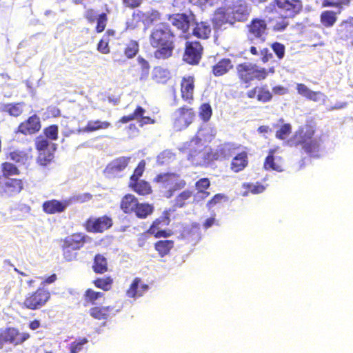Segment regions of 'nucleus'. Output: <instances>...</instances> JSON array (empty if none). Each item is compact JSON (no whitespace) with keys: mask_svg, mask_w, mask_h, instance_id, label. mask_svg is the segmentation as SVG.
<instances>
[{"mask_svg":"<svg viewBox=\"0 0 353 353\" xmlns=\"http://www.w3.org/2000/svg\"><path fill=\"white\" fill-rule=\"evenodd\" d=\"M149 43L157 59L165 60L172 56L175 48V34L170 26L166 22L159 23L154 26L149 35Z\"/></svg>","mask_w":353,"mask_h":353,"instance_id":"obj_1","label":"nucleus"},{"mask_svg":"<svg viewBox=\"0 0 353 353\" xmlns=\"http://www.w3.org/2000/svg\"><path fill=\"white\" fill-rule=\"evenodd\" d=\"M316 130L311 125L299 128L293 136L291 141L294 146L301 145L302 148L312 157H319L320 143L317 139H312Z\"/></svg>","mask_w":353,"mask_h":353,"instance_id":"obj_2","label":"nucleus"},{"mask_svg":"<svg viewBox=\"0 0 353 353\" xmlns=\"http://www.w3.org/2000/svg\"><path fill=\"white\" fill-rule=\"evenodd\" d=\"M236 70L239 82L245 88L249 87L254 81H262L268 77L266 68L250 62L239 63Z\"/></svg>","mask_w":353,"mask_h":353,"instance_id":"obj_3","label":"nucleus"},{"mask_svg":"<svg viewBox=\"0 0 353 353\" xmlns=\"http://www.w3.org/2000/svg\"><path fill=\"white\" fill-rule=\"evenodd\" d=\"M153 181L160 184V187L164 190L163 195L166 198L172 197L174 194L186 185L183 179H179V175L174 172H165L158 174Z\"/></svg>","mask_w":353,"mask_h":353,"instance_id":"obj_4","label":"nucleus"},{"mask_svg":"<svg viewBox=\"0 0 353 353\" xmlns=\"http://www.w3.org/2000/svg\"><path fill=\"white\" fill-rule=\"evenodd\" d=\"M352 0H323V8H335L336 11L326 10L320 14V22L325 28L334 26L338 20V14H340L345 7L350 5Z\"/></svg>","mask_w":353,"mask_h":353,"instance_id":"obj_5","label":"nucleus"},{"mask_svg":"<svg viewBox=\"0 0 353 353\" xmlns=\"http://www.w3.org/2000/svg\"><path fill=\"white\" fill-rule=\"evenodd\" d=\"M196 113L194 108L183 105L174 112L172 127L175 131L179 132L188 128L195 120Z\"/></svg>","mask_w":353,"mask_h":353,"instance_id":"obj_6","label":"nucleus"},{"mask_svg":"<svg viewBox=\"0 0 353 353\" xmlns=\"http://www.w3.org/2000/svg\"><path fill=\"white\" fill-rule=\"evenodd\" d=\"M248 40L253 43L254 41L264 43L268 34V23L265 19L255 17L246 25Z\"/></svg>","mask_w":353,"mask_h":353,"instance_id":"obj_7","label":"nucleus"},{"mask_svg":"<svg viewBox=\"0 0 353 353\" xmlns=\"http://www.w3.org/2000/svg\"><path fill=\"white\" fill-rule=\"evenodd\" d=\"M34 145L38 152L37 163L43 166L50 164L54 157L56 144L52 143L50 145L48 140L40 135L35 139Z\"/></svg>","mask_w":353,"mask_h":353,"instance_id":"obj_8","label":"nucleus"},{"mask_svg":"<svg viewBox=\"0 0 353 353\" xmlns=\"http://www.w3.org/2000/svg\"><path fill=\"white\" fill-rule=\"evenodd\" d=\"M50 296V292L48 290L39 288L26 296L22 303L23 307L30 310H39L47 303Z\"/></svg>","mask_w":353,"mask_h":353,"instance_id":"obj_9","label":"nucleus"},{"mask_svg":"<svg viewBox=\"0 0 353 353\" xmlns=\"http://www.w3.org/2000/svg\"><path fill=\"white\" fill-rule=\"evenodd\" d=\"M30 335L28 332H21L14 327H9L0 330V348L5 344H11L14 346L22 345L28 340Z\"/></svg>","mask_w":353,"mask_h":353,"instance_id":"obj_10","label":"nucleus"},{"mask_svg":"<svg viewBox=\"0 0 353 353\" xmlns=\"http://www.w3.org/2000/svg\"><path fill=\"white\" fill-rule=\"evenodd\" d=\"M251 8L245 0H238L231 7V11L226 14L222 20L223 23H234L236 21L244 22L248 20Z\"/></svg>","mask_w":353,"mask_h":353,"instance_id":"obj_11","label":"nucleus"},{"mask_svg":"<svg viewBox=\"0 0 353 353\" xmlns=\"http://www.w3.org/2000/svg\"><path fill=\"white\" fill-rule=\"evenodd\" d=\"M174 210H165L162 212L161 216L155 219L148 229L147 232L156 239L167 238L171 235V232L166 230H163V226H168L170 223V214Z\"/></svg>","mask_w":353,"mask_h":353,"instance_id":"obj_12","label":"nucleus"},{"mask_svg":"<svg viewBox=\"0 0 353 353\" xmlns=\"http://www.w3.org/2000/svg\"><path fill=\"white\" fill-rule=\"evenodd\" d=\"M110 10L107 4L105 5V12L98 14L94 8H89L85 10L83 17L90 24L96 23L94 31L97 33H101L105 30L108 22V14Z\"/></svg>","mask_w":353,"mask_h":353,"instance_id":"obj_13","label":"nucleus"},{"mask_svg":"<svg viewBox=\"0 0 353 353\" xmlns=\"http://www.w3.org/2000/svg\"><path fill=\"white\" fill-rule=\"evenodd\" d=\"M239 149V145L233 143L225 142L219 144L215 149H210L205 158L209 162L228 159Z\"/></svg>","mask_w":353,"mask_h":353,"instance_id":"obj_14","label":"nucleus"},{"mask_svg":"<svg viewBox=\"0 0 353 353\" xmlns=\"http://www.w3.org/2000/svg\"><path fill=\"white\" fill-rule=\"evenodd\" d=\"M203 50V46L199 41H186L183 59L190 65H197L201 59Z\"/></svg>","mask_w":353,"mask_h":353,"instance_id":"obj_15","label":"nucleus"},{"mask_svg":"<svg viewBox=\"0 0 353 353\" xmlns=\"http://www.w3.org/2000/svg\"><path fill=\"white\" fill-rule=\"evenodd\" d=\"M41 129V122L40 117L37 114H34L21 122L15 129L14 133L30 136L38 133Z\"/></svg>","mask_w":353,"mask_h":353,"instance_id":"obj_16","label":"nucleus"},{"mask_svg":"<svg viewBox=\"0 0 353 353\" xmlns=\"http://www.w3.org/2000/svg\"><path fill=\"white\" fill-rule=\"evenodd\" d=\"M272 4L289 18H294L303 10L301 0H273Z\"/></svg>","mask_w":353,"mask_h":353,"instance_id":"obj_17","label":"nucleus"},{"mask_svg":"<svg viewBox=\"0 0 353 353\" xmlns=\"http://www.w3.org/2000/svg\"><path fill=\"white\" fill-rule=\"evenodd\" d=\"M113 225L112 219L104 215L98 218L90 217L85 223V229L90 232L102 233L110 228Z\"/></svg>","mask_w":353,"mask_h":353,"instance_id":"obj_18","label":"nucleus"},{"mask_svg":"<svg viewBox=\"0 0 353 353\" xmlns=\"http://www.w3.org/2000/svg\"><path fill=\"white\" fill-rule=\"evenodd\" d=\"M139 51V42L131 39L125 43L123 52L120 50H114L112 53V57L114 62L124 63L127 59L134 58L138 54Z\"/></svg>","mask_w":353,"mask_h":353,"instance_id":"obj_19","label":"nucleus"},{"mask_svg":"<svg viewBox=\"0 0 353 353\" xmlns=\"http://www.w3.org/2000/svg\"><path fill=\"white\" fill-rule=\"evenodd\" d=\"M23 189V182L22 179L16 178H7L3 180L0 176V196H12L21 192Z\"/></svg>","mask_w":353,"mask_h":353,"instance_id":"obj_20","label":"nucleus"},{"mask_svg":"<svg viewBox=\"0 0 353 353\" xmlns=\"http://www.w3.org/2000/svg\"><path fill=\"white\" fill-rule=\"evenodd\" d=\"M195 14L192 12L186 13H175L170 15L168 19L172 25L183 34L189 32L192 23L194 22Z\"/></svg>","mask_w":353,"mask_h":353,"instance_id":"obj_21","label":"nucleus"},{"mask_svg":"<svg viewBox=\"0 0 353 353\" xmlns=\"http://www.w3.org/2000/svg\"><path fill=\"white\" fill-rule=\"evenodd\" d=\"M195 78L192 75H186L181 78L180 83L181 97L188 104L194 101Z\"/></svg>","mask_w":353,"mask_h":353,"instance_id":"obj_22","label":"nucleus"},{"mask_svg":"<svg viewBox=\"0 0 353 353\" xmlns=\"http://www.w3.org/2000/svg\"><path fill=\"white\" fill-rule=\"evenodd\" d=\"M93 241L92 238L82 232L72 233L64 239H61V242L65 245L69 246L79 250L84 248L85 244H90Z\"/></svg>","mask_w":353,"mask_h":353,"instance_id":"obj_23","label":"nucleus"},{"mask_svg":"<svg viewBox=\"0 0 353 353\" xmlns=\"http://www.w3.org/2000/svg\"><path fill=\"white\" fill-rule=\"evenodd\" d=\"M337 39L353 46V17L343 20L336 30Z\"/></svg>","mask_w":353,"mask_h":353,"instance_id":"obj_24","label":"nucleus"},{"mask_svg":"<svg viewBox=\"0 0 353 353\" xmlns=\"http://www.w3.org/2000/svg\"><path fill=\"white\" fill-rule=\"evenodd\" d=\"M145 110L140 105L137 106L132 114L124 115L121 117L119 122L121 123H126L133 120H137L140 126L148 124H154L155 119L148 116H144Z\"/></svg>","mask_w":353,"mask_h":353,"instance_id":"obj_25","label":"nucleus"},{"mask_svg":"<svg viewBox=\"0 0 353 353\" xmlns=\"http://www.w3.org/2000/svg\"><path fill=\"white\" fill-rule=\"evenodd\" d=\"M5 158L19 165H25L29 163L32 157L25 150L9 148L5 152Z\"/></svg>","mask_w":353,"mask_h":353,"instance_id":"obj_26","label":"nucleus"},{"mask_svg":"<svg viewBox=\"0 0 353 353\" xmlns=\"http://www.w3.org/2000/svg\"><path fill=\"white\" fill-rule=\"evenodd\" d=\"M285 164L284 159L275 154V149H271L268 151V154L264 160L263 168L267 171L273 170L281 172L284 171Z\"/></svg>","mask_w":353,"mask_h":353,"instance_id":"obj_27","label":"nucleus"},{"mask_svg":"<svg viewBox=\"0 0 353 353\" xmlns=\"http://www.w3.org/2000/svg\"><path fill=\"white\" fill-rule=\"evenodd\" d=\"M249 99H255L263 103H268L272 100L273 94L267 85H256L246 92Z\"/></svg>","mask_w":353,"mask_h":353,"instance_id":"obj_28","label":"nucleus"},{"mask_svg":"<svg viewBox=\"0 0 353 353\" xmlns=\"http://www.w3.org/2000/svg\"><path fill=\"white\" fill-rule=\"evenodd\" d=\"M130 161L129 157H121L111 161L104 169V174L108 176H114L123 171L128 165Z\"/></svg>","mask_w":353,"mask_h":353,"instance_id":"obj_29","label":"nucleus"},{"mask_svg":"<svg viewBox=\"0 0 353 353\" xmlns=\"http://www.w3.org/2000/svg\"><path fill=\"white\" fill-rule=\"evenodd\" d=\"M148 290V284L143 283L141 278L135 277L126 290L125 295L128 298L137 299L143 296Z\"/></svg>","mask_w":353,"mask_h":353,"instance_id":"obj_30","label":"nucleus"},{"mask_svg":"<svg viewBox=\"0 0 353 353\" xmlns=\"http://www.w3.org/2000/svg\"><path fill=\"white\" fill-rule=\"evenodd\" d=\"M119 310L114 306H94L90 309L89 314L94 319L105 320L112 315L116 314Z\"/></svg>","mask_w":353,"mask_h":353,"instance_id":"obj_31","label":"nucleus"},{"mask_svg":"<svg viewBox=\"0 0 353 353\" xmlns=\"http://www.w3.org/2000/svg\"><path fill=\"white\" fill-rule=\"evenodd\" d=\"M193 28L192 34L201 39H208L212 34V28L208 21H197L196 17L194 22L192 23Z\"/></svg>","mask_w":353,"mask_h":353,"instance_id":"obj_32","label":"nucleus"},{"mask_svg":"<svg viewBox=\"0 0 353 353\" xmlns=\"http://www.w3.org/2000/svg\"><path fill=\"white\" fill-rule=\"evenodd\" d=\"M117 32L112 28L108 29L97 45V50L103 54L110 53V41L111 38H115Z\"/></svg>","mask_w":353,"mask_h":353,"instance_id":"obj_33","label":"nucleus"},{"mask_svg":"<svg viewBox=\"0 0 353 353\" xmlns=\"http://www.w3.org/2000/svg\"><path fill=\"white\" fill-rule=\"evenodd\" d=\"M128 187L140 196H147L152 193V188L150 183L143 179L129 181Z\"/></svg>","mask_w":353,"mask_h":353,"instance_id":"obj_34","label":"nucleus"},{"mask_svg":"<svg viewBox=\"0 0 353 353\" xmlns=\"http://www.w3.org/2000/svg\"><path fill=\"white\" fill-rule=\"evenodd\" d=\"M234 68V64L229 58H223L217 61L212 68V72L215 77H221Z\"/></svg>","mask_w":353,"mask_h":353,"instance_id":"obj_35","label":"nucleus"},{"mask_svg":"<svg viewBox=\"0 0 353 353\" xmlns=\"http://www.w3.org/2000/svg\"><path fill=\"white\" fill-rule=\"evenodd\" d=\"M137 16L145 26L149 27L154 23L159 21L161 19V14L157 10L152 9L148 12H142L139 10Z\"/></svg>","mask_w":353,"mask_h":353,"instance_id":"obj_36","label":"nucleus"},{"mask_svg":"<svg viewBox=\"0 0 353 353\" xmlns=\"http://www.w3.org/2000/svg\"><path fill=\"white\" fill-rule=\"evenodd\" d=\"M138 199L132 194L124 195L120 202V209L124 214H133L138 205Z\"/></svg>","mask_w":353,"mask_h":353,"instance_id":"obj_37","label":"nucleus"},{"mask_svg":"<svg viewBox=\"0 0 353 353\" xmlns=\"http://www.w3.org/2000/svg\"><path fill=\"white\" fill-rule=\"evenodd\" d=\"M68 203L66 201L62 202L56 199H51L43 202L42 205L43 211L46 214H56L63 212Z\"/></svg>","mask_w":353,"mask_h":353,"instance_id":"obj_38","label":"nucleus"},{"mask_svg":"<svg viewBox=\"0 0 353 353\" xmlns=\"http://www.w3.org/2000/svg\"><path fill=\"white\" fill-rule=\"evenodd\" d=\"M248 165V156L245 151L238 153L232 160L230 169L234 172H239L243 170Z\"/></svg>","mask_w":353,"mask_h":353,"instance_id":"obj_39","label":"nucleus"},{"mask_svg":"<svg viewBox=\"0 0 353 353\" xmlns=\"http://www.w3.org/2000/svg\"><path fill=\"white\" fill-rule=\"evenodd\" d=\"M154 211V206L153 204L148 202H139L136 207L134 214L139 219H145L151 216Z\"/></svg>","mask_w":353,"mask_h":353,"instance_id":"obj_40","label":"nucleus"},{"mask_svg":"<svg viewBox=\"0 0 353 353\" xmlns=\"http://www.w3.org/2000/svg\"><path fill=\"white\" fill-rule=\"evenodd\" d=\"M111 126L108 121H101L100 120L89 121L87 124L80 130L83 133H92L101 130H105Z\"/></svg>","mask_w":353,"mask_h":353,"instance_id":"obj_41","label":"nucleus"},{"mask_svg":"<svg viewBox=\"0 0 353 353\" xmlns=\"http://www.w3.org/2000/svg\"><path fill=\"white\" fill-rule=\"evenodd\" d=\"M296 89L300 95L305 97L308 100L313 101H318L320 99V97L322 95L321 92L312 91L309 89L305 84L301 83H296Z\"/></svg>","mask_w":353,"mask_h":353,"instance_id":"obj_42","label":"nucleus"},{"mask_svg":"<svg viewBox=\"0 0 353 353\" xmlns=\"http://www.w3.org/2000/svg\"><path fill=\"white\" fill-rule=\"evenodd\" d=\"M288 17L285 15L278 14L276 17L270 18L268 22L271 23L272 30L274 32L284 31L289 26V22L287 20Z\"/></svg>","mask_w":353,"mask_h":353,"instance_id":"obj_43","label":"nucleus"},{"mask_svg":"<svg viewBox=\"0 0 353 353\" xmlns=\"http://www.w3.org/2000/svg\"><path fill=\"white\" fill-rule=\"evenodd\" d=\"M174 242L172 240H159L154 245V249L161 257L168 255L171 250L174 248Z\"/></svg>","mask_w":353,"mask_h":353,"instance_id":"obj_44","label":"nucleus"},{"mask_svg":"<svg viewBox=\"0 0 353 353\" xmlns=\"http://www.w3.org/2000/svg\"><path fill=\"white\" fill-rule=\"evenodd\" d=\"M92 270L97 274H104L108 270L107 259L101 254H97L93 259Z\"/></svg>","mask_w":353,"mask_h":353,"instance_id":"obj_45","label":"nucleus"},{"mask_svg":"<svg viewBox=\"0 0 353 353\" xmlns=\"http://www.w3.org/2000/svg\"><path fill=\"white\" fill-rule=\"evenodd\" d=\"M23 107V102L10 103L3 104L1 110L8 113L11 117H18L22 114Z\"/></svg>","mask_w":353,"mask_h":353,"instance_id":"obj_46","label":"nucleus"},{"mask_svg":"<svg viewBox=\"0 0 353 353\" xmlns=\"http://www.w3.org/2000/svg\"><path fill=\"white\" fill-rule=\"evenodd\" d=\"M2 176L10 178V176L19 175L21 172L15 163L10 161H5L1 165Z\"/></svg>","mask_w":353,"mask_h":353,"instance_id":"obj_47","label":"nucleus"},{"mask_svg":"<svg viewBox=\"0 0 353 353\" xmlns=\"http://www.w3.org/2000/svg\"><path fill=\"white\" fill-rule=\"evenodd\" d=\"M183 234L185 237L191 240L199 241L201 239L200 225L198 223H193L188 228H186Z\"/></svg>","mask_w":353,"mask_h":353,"instance_id":"obj_48","label":"nucleus"},{"mask_svg":"<svg viewBox=\"0 0 353 353\" xmlns=\"http://www.w3.org/2000/svg\"><path fill=\"white\" fill-rule=\"evenodd\" d=\"M243 189H245L244 196H247L249 194H257L262 193L265 191V187L260 182H256L255 184L250 183H244L242 185Z\"/></svg>","mask_w":353,"mask_h":353,"instance_id":"obj_49","label":"nucleus"},{"mask_svg":"<svg viewBox=\"0 0 353 353\" xmlns=\"http://www.w3.org/2000/svg\"><path fill=\"white\" fill-rule=\"evenodd\" d=\"M94 285L104 291H109L111 290L113 284V279L110 276L97 278L92 281Z\"/></svg>","mask_w":353,"mask_h":353,"instance_id":"obj_50","label":"nucleus"},{"mask_svg":"<svg viewBox=\"0 0 353 353\" xmlns=\"http://www.w3.org/2000/svg\"><path fill=\"white\" fill-rule=\"evenodd\" d=\"M104 293L101 292H96L92 289H87L83 294L84 301L88 305H94L96 301L103 297Z\"/></svg>","mask_w":353,"mask_h":353,"instance_id":"obj_51","label":"nucleus"},{"mask_svg":"<svg viewBox=\"0 0 353 353\" xmlns=\"http://www.w3.org/2000/svg\"><path fill=\"white\" fill-rule=\"evenodd\" d=\"M192 196V192L185 190L178 194L174 199V206L176 208H183L188 204V201Z\"/></svg>","mask_w":353,"mask_h":353,"instance_id":"obj_52","label":"nucleus"},{"mask_svg":"<svg viewBox=\"0 0 353 353\" xmlns=\"http://www.w3.org/2000/svg\"><path fill=\"white\" fill-rule=\"evenodd\" d=\"M210 186V181L208 178L204 177L199 179L195 183V188L198 192L202 193L203 198H206L210 195V192L206 191Z\"/></svg>","mask_w":353,"mask_h":353,"instance_id":"obj_53","label":"nucleus"},{"mask_svg":"<svg viewBox=\"0 0 353 353\" xmlns=\"http://www.w3.org/2000/svg\"><path fill=\"white\" fill-rule=\"evenodd\" d=\"M212 115V109L209 103H204L199 106V116L203 122L206 123L209 121Z\"/></svg>","mask_w":353,"mask_h":353,"instance_id":"obj_54","label":"nucleus"},{"mask_svg":"<svg viewBox=\"0 0 353 353\" xmlns=\"http://www.w3.org/2000/svg\"><path fill=\"white\" fill-rule=\"evenodd\" d=\"M62 255L63 259L66 261H72L75 260L77 257V253L75 252L77 250L73 249L69 246L65 245L64 243H62L61 246Z\"/></svg>","mask_w":353,"mask_h":353,"instance_id":"obj_55","label":"nucleus"},{"mask_svg":"<svg viewBox=\"0 0 353 353\" xmlns=\"http://www.w3.org/2000/svg\"><path fill=\"white\" fill-rule=\"evenodd\" d=\"M43 134L46 137L45 139H50L52 141H56L58 139L59 128L57 125H50L46 127L43 129Z\"/></svg>","mask_w":353,"mask_h":353,"instance_id":"obj_56","label":"nucleus"},{"mask_svg":"<svg viewBox=\"0 0 353 353\" xmlns=\"http://www.w3.org/2000/svg\"><path fill=\"white\" fill-rule=\"evenodd\" d=\"M145 168V162L144 160H141L134 170L133 174L130 177L129 181H134L139 180L140 177L142 176Z\"/></svg>","mask_w":353,"mask_h":353,"instance_id":"obj_57","label":"nucleus"},{"mask_svg":"<svg viewBox=\"0 0 353 353\" xmlns=\"http://www.w3.org/2000/svg\"><path fill=\"white\" fill-rule=\"evenodd\" d=\"M88 340L86 338H81L77 339L70 344V353H78L83 350L84 345L88 343Z\"/></svg>","mask_w":353,"mask_h":353,"instance_id":"obj_58","label":"nucleus"},{"mask_svg":"<svg viewBox=\"0 0 353 353\" xmlns=\"http://www.w3.org/2000/svg\"><path fill=\"white\" fill-rule=\"evenodd\" d=\"M271 48L279 60H281L284 57L285 46L283 44L278 41H275L271 44Z\"/></svg>","mask_w":353,"mask_h":353,"instance_id":"obj_59","label":"nucleus"},{"mask_svg":"<svg viewBox=\"0 0 353 353\" xmlns=\"http://www.w3.org/2000/svg\"><path fill=\"white\" fill-rule=\"evenodd\" d=\"M292 128L289 123H285L276 132V137L280 140H283L291 133Z\"/></svg>","mask_w":353,"mask_h":353,"instance_id":"obj_60","label":"nucleus"},{"mask_svg":"<svg viewBox=\"0 0 353 353\" xmlns=\"http://www.w3.org/2000/svg\"><path fill=\"white\" fill-rule=\"evenodd\" d=\"M223 200H227V196L223 194H216L208 201L206 206L208 209H211L218 203H220Z\"/></svg>","mask_w":353,"mask_h":353,"instance_id":"obj_61","label":"nucleus"},{"mask_svg":"<svg viewBox=\"0 0 353 353\" xmlns=\"http://www.w3.org/2000/svg\"><path fill=\"white\" fill-rule=\"evenodd\" d=\"M259 53H260V59L263 63H266L273 57L272 54L267 48H259Z\"/></svg>","mask_w":353,"mask_h":353,"instance_id":"obj_62","label":"nucleus"},{"mask_svg":"<svg viewBox=\"0 0 353 353\" xmlns=\"http://www.w3.org/2000/svg\"><path fill=\"white\" fill-rule=\"evenodd\" d=\"M138 63L141 65V70L144 74L147 76L149 73L150 70V64L148 61H146L144 58L142 57H139L137 58Z\"/></svg>","mask_w":353,"mask_h":353,"instance_id":"obj_63","label":"nucleus"},{"mask_svg":"<svg viewBox=\"0 0 353 353\" xmlns=\"http://www.w3.org/2000/svg\"><path fill=\"white\" fill-rule=\"evenodd\" d=\"M143 0H122L123 5L130 9H134L139 7Z\"/></svg>","mask_w":353,"mask_h":353,"instance_id":"obj_64","label":"nucleus"}]
</instances>
